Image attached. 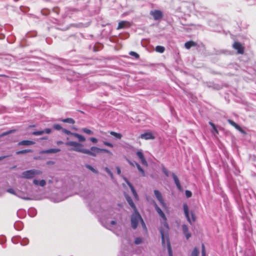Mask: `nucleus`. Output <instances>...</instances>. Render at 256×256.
Masks as SVG:
<instances>
[{
  "label": "nucleus",
  "instance_id": "1",
  "mask_svg": "<svg viewBox=\"0 0 256 256\" xmlns=\"http://www.w3.org/2000/svg\"><path fill=\"white\" fill-rule=\"evenodd\" d=\"M164 228H160V230L162 238V242L163 247H165L166 244L168 256H172V249L168 236V224L165 223L164 224Z\"/></svg>",
  "mask_w": 256,
  "mask_h": 256
},
{
  "label": "nucleus",
  "instance_id": "2",
  "mask_svg": "<svg viewBox=\"0 0 256 256\" xmlns=\"http://www.w3.org/2000/svg\"><path fill=\"white\" fill-rule=\"evenodd\" d=\"M140 220L142 225L146 227V225L138 210L134 211V212L132 215L131 217V224L132 226L134 229H136L138 224L139 221Z\"/></svg>",
  "mask_w": 256,
  "mask_h": 256
},
{
  "label": "nucleus",
  "instance_id": "3",
  "mask_svg": "<svg viewBox=\"0 0 256 256\" xmlns=\"http://www.w3.org/2000/svg\"><path fill=\"white\" fill-rule=\"evenodd\" d=\"M66 146H73L74 148H72V150L80 152L83 154H84V152H85L86 150V149L83 148V145L82 144L76 142H68L66 143Z\"/></svg>",
  "mask_w": 256,
  "mask_h": 256
},
{
  "label": "nucleus",
  "instance_id": "4",
  "mask_svg": "<svg viewBox=\"0 0 256 256\" xmlns=\"http://www.w3.org/2000/svg\"><path fill=\"white\" fill-rule=\"evenodd\" d=\"M42 172L36 170H26L22 173V177L26 179H30L33 178L36 175L42 174Z\"/></svg>",
  "mask_w": 256,
  "mask_h": 256
},
{
  "label": "nucleus",
  "instance_id": "5",
  "mask_svg": "<svg viewBox=\"0 0 256 256\" xmlns=\"http://www.w3.org/2000/svg\"><path fill=\"white\" fill-rule=\"evenodd\" d=\"M183 208L184 215L190 224H192V222L196 221V216L192 212H191V218L189 215V210L188 207L186 204L184 203L183 204Z\"/></svg>",
  "mask_w": 256,
  "mask_h": 256
},
{
  "label": "nucleus",
  "instance_id": "6",
  "mask_svg": "<svg viewBox=\"0 0 256 256\" xmlns=\"http://www.w3.org/2000/svg\"><path fill=\"white\" fill-rule=\"evenodd\" d=\"M101 152V148L96 146H92L90 150L86 149L84 154H88L92 156H96L98 154Z\"/></svg>",
  "mask_w": 256,
  "mask_h": 256
},
{
  "label": "nucleus",
  "instance_id": "7",
  "mask_svg": "<svg viewBox=\"0 0 256 256\" xmlns=\"http://www.w3.org/2000/svg\"><path fill=\"white\" fill-rule=\"evenodd\" d=\"M232 48L237 51L238 54H242L244 52V47L238 42H234L232 44Z\"/></svg>",
  "mask_w": 256,
  "mask_h": 256
},
{
  "label": "nucleus",
  "instance_id": "8",
  "mask_svg": "<svg viewBox=\"0 0 256 256\" xmlns=\"http://www.w3.org/2000/svg\"><path fill=\"white\" fill-rule=\"evenodd\" d=\"M154 194L156 198H157V200H158V202H160V204L164 208H166V204L165 203V202L163 199V198L162 196V194L160 193V192H159L158 190H154Z\"/></svg>",
  "mask_w": 256,
  "mask_h": 256
},
{
  "label": "nucleus",
  "instance_id": "9",
  "mask_svg": "<svg viewBox=\"0 0 256 256\" xmlns=\"http://www.w3.org/2000/svg\"><path fill=\"white\" fill-rule=\"evenodd\" d=\"M150 14L153 16L154 20H160L163 16L162 12L160 10L150 11Z\"/></svg>",
  "mask_w": 256,
  "mask_h": 256
},
{
  "label": "nucleus",
  "instance_id": "10",
  "mask_svg": "<svg viewBox=\"0 0 256 256\" xmlns=\"http://www.w3.org/2000/svg\"><path fill=\"white\" fill-rule=\"evenodd\" d=\"M124 180L126 182L127 184L129 186L130 188L131 191L136 199L138 200V195L136 192V190H135L134 187L132 185V184L127 180V178L125 177H124Z\"/></svg>",
  "mask_w": 256,
  "mask_h": 256
},
{
  "label": "nucleus",
  "instance_id": "11",
  "mask_svg": "<svg viewBox=\"0 0 256 256\" xmlns=\"http://www.w3.org/2000/svg\"><path fill=\"white\" fill-rule=\"evenodd\" d=\"M124 180L126 182L127 184L129 186L130 188L131 191L136 199L138 200V195L136 192V190H135L134 187L132 185V184L127 180V178L125 177H124Z\"/></svg>",
  "mask_w": 256,
  "mask_h": 256
},
{
  "label": "nucleus",
  "instance_id": "12",
  "mask_svg": "<svg viewBox=\"0 0 256 256\" xmlns=\"http://www.w3.org/2000/svg\"><path fill=\"white\" fill-rule=\"evenodd\" d=\"M153 204H154V208H155L156 212L164 220H166V216H165L164 214V212L158 206V204L154 201H153Z\"/></svg>",
  "mask_w": 256,
  "mask_h": 256
},
{
  "label": "nucleus",
  "instance_id": "13",
  "mask_svg": "<svg viewBox=\"0 0 256 256\" xmlns=\"http://www.w3.org/2000/svg\"><path fill=\"white\" fill-rule=\"evenodd\" d=\"M136 155L141 161L142 164L146 166H148V163L146 160L144 154L142 151L138 150L136 152Z\"/></svg>",
  "mask_w": 256,
  "mask_h": 256
},
{
  "label": "nucleus",
  "instance_id": "14",
  "mask_svg": "<svg viewBox=\"0 0 256 256\" xmlns=\"http://www.w3.org/2000/svg\"><path fill=\"white\" fill-rule=\"evenodd\" d=\"M182 230L186 240H188L191 237V234L188 232V226L184 224L182 225Z\"/></svg>",
  "mask_w": 256,
  "mask_h": 256
},
{
  "label": "nucleus",
  "instance_id": "15",
  "mask_svg": "<svg viewBox=\"0 0 256 256\" xmlns=\"http://www.w3.org/2000/svg\"><path fill=\"white\" fill-rule=\"evenodd\" d=\"M140 138L146 140H154V136L151 132H146L140 134Z\"/></svg>",
  "mask_w": 256,
  "mask_h": 256
},
{
  "label": "nucleus",
  "instance_id": "16",
  "mask_svg": "<svg viewBox=\"0 0 256 256\" xmlns=\"http://www.w3.org/2000/svg\"><path fill=\"white\" fill-rule=\"evenodd\" d=\"M125 198H126L128 202L130 204V206L134 210V211H136V210H137L136 208L134 202H133L131 197L130 196H129L128 195V194H126L125 195Z\"/></svg>",
  "mask_w": 256,
  "mask_h": 256
},
{
  "label": "nucleus",
  "instance_id": "17",
  "mask_svg": "<svg viewBox=\"0 0 256 256\" xmlns=\"http://www.w3.org/2000/svg\"><path fill=\"white\" fill-rule=\"evenodd\" d=\"M172 175L177 188L178 190H180L182 188V186L178 178L174 173H172Z\"/></svg>",
  "mask_w": 256,
  "mask_h": 256
},
{
  "label": "nucleus",
  "instance_id": "18",
  "mask_svg": "<svg viewBox=\"0 0 256 256\" xmlns=\"http://www.w3.org/2000/svg\"><path fill=\"white\" fill-rule=\"evenodd\" d=\"M196 45L197 44L192 40L186 42L184 44V46L188 50L192 46H196Z\"/></svg>",
  "mask_w": 256,
  "mask_h": 256
},
{
  "label": "nucleus",
  "instance_id": "19",
  "mask_svg": "<svg viewBox=\"0 0 256 256\" xmlns=\"http://www.w3.org/2000/svg\"><path fill=\"white\" fill-rule=\"evenodd\" d=\"M34 144V142L32 140H24L18 143V146H30Z\"/></svg>",
  "mask_w": 256,
  "mask_h": 256
},
{
  "label": "nucleus",
  "instance_id": "20",
  "mask_svg": "<svg viewBox=\"0 0 256 256\" xmlns=\"http://www.w3.org/2000/svg\"><path fill=\"white\" fill-rule=\"evenodd\" d=\"M60 149L58 148H50L47 150H43L41 152L42 154H50L56 153L60 152Z\"/></svg>",
  "mask_w": 256,
  "mask_h": 256
},
{
  "label": "nucleus",
  "instance_id": "21",
  "mask_svg": "<svg viewBox=\"0 0 256 256\" xmlns=\"http://www.w3.org/2000/svg\"><path fill=\"white\" fill-rule=\"evenodd\" d=\"M33 183L35 185H40L41 186H44L46 184V182L44 180H42L40 181L37 180H33Z\"/></svg>",
  "mask_w": 256,
  "mask_h": 256
},
{
  "label": "nucleus",
  "instance_id": "22",
  "mask_svg": "<svg viewBox=\"0 0 256 256\" xmlns=\"http://www.w3.org/2000/svg\"><path fill=\"white\" fill-rule=\"evenodd\" d=\"M72 135L74 136L80 142H83L86 140V138L84 136L78 133H74L72 134Z\"/></svg>",
  "mask_w": 256,
  "mask_h": 256
},
{
  "label": "nucleus",
  "instance_id": "23",
  "mask_svg": "<svg viewBox=\"0 0 256 256\" xmlns=\"http://www.w3.org/2000/svg\"><path fill=\"white\" fill-rule=\"evenodd\" d=\"M129 24V22L126 21L120 22L118 24V26L117 27V30L122 29V28H124L126 26V24Z\"/></svg>",
  "mask_w": 256,
  "mask_h": 256
},
{
  "label": "nucleus",
  "instance_id": "24",
  "mask_svg": "<svg viewBox=\"0 0 256 256\" xmlns=\"http://www.w3.org/2000/svg\"><path fill=\"white\" fill-rule=\"evenodd\" d=\"M110 135L113 136L116 139L120 140L122 138V134L120 133H118L113 131H110L109 132Z\"/></svg>",
  "mask_w": 256,
  "mask_h": 256
},
{
  "label": "nucleus",
  "instance_id": "25",
  "mask_svg": "<svg viewBox=\"0 0 256 256\" xmlns=\"http://www.w3.org/2000/svg\"><path fill=\"white\" fill-rule=\"evenodd\" d=\"M155 50L156 52L163 53L165 50V48L162 46H158L156 47Z\"/></svg>",
  "mask_w": 256,
  "mask_h": 256
},
{
  "label": "nucleus",
  "instance_id": "26",
  "mask_svg": "<svg viewBox=\"0 0 256 256\" xmlns=\"http://www.w3.org/2000/svg\"><path fill=\"white\" fill-rule=\"evenodd\" d=\"M16 132V130H8L7 132H3V133H2V134H0V138H2V136H7V135H8L9 134L14 133V132Z\"/></svg>",
  "mask_w": 256,
  "mask_h": 256
},
{
  "label": "nucleus",
  "instance_id": "27",
  "mask_svg": "<svg viewBox=\"0 0 256 256\" xmlns=\"http://www.w3.org/2000/svg\"><path fill=\"white\" fill-rule=\"evenodd\" d=\"M32 152V150L30 149L24 150H22L16 152V154H24L28 153V152Z\"/></svg>",
  "mask_w": 256,
  "mask_h": 256
},
{
  "label": "nucleus",
  "instance_id": "28",
  "mask_svg": "<svg viewBox=\"0 0 256 256\" xmlns=\"http://www.w3.org/2000/svg\"><path fill=\"white\" fill-rule=\"evenodd\" d=\"M62 121L64 122H68L72 124H74L75 123V121L74 120H73L72 118H67L66 119H63Z\"/></svg>",
  "mask_w": 256,
  "mask_h": 256
},
{
  "label": "nucleus",
  "instance_id": "29",
  "mask_svg": "<svg viewBox=\"0 0 256 256\" xmlns=\"http://www.w3.org/2000/svg\"><path fill=\"white\" fill-rule=\"evenodd\" d=\"M199 254V251L197 248H194L191 254V256H198Z\"/></svg>",
  "mask_w": 256,
  "mask_h": 256
},
{
  "label": "nucleus",
  "instance_id": "30",
  "mask_svg": "<svg viewBox=\"0 0 256 256\" xmlns=\"http://www.w3.org/2000/svg\"><path fill=\"white\" fill-rule=\"evenodd\" d=\"M82 131L84 132V133H86V134H89V135L93 134V132L91 130H89L88 128H82Z\"/></svg>",
  "mask_w": 256,
  "mask_h": 256
},
{
  "label": "nucleus",
  "instance_id": "31",
  "mask_svg": "<svg viewBox=\"0 0 256 256\" xmlns=\"http://www.w3.org/2000/svg\"><path fill=\"white\" fill-rule=\"evenodd\" d=\"M129 54L131 56H134L136 59H138L140 58L139 54L134 52H129Z\"/></svg>",
  "mask_w": 256,
  "mask_h": 256
},
{
  "label": "nucleus",
  "instance_id": "32",
  "mask_svg": "<svg viewBox=\"0 0 256 256\" xmlns=\"http://www.w3.org/2000/svg\"><path fill=\"white\" fill-rule=\"evenodd\" d=\"M44 134V130L35 131L32 132V134L34 136H40Z\"/></svg>",
  "mask_w": 256,
  "mask_h": 256
},
{
  "label": "nucleus",
  "instance_id": "33",
  "mask_svg": "<svg viewBox=\"0 0 256 256\" xmlns=\"http://www.w3.org/2000/svg\"><path fill=\"white\" fill-rule=\"evenodd\" d=\"M202 256H206V252L205 250V246L204 244H202Z\"/></svg>",
  "mask_w": 256,
  "mask_h": 256
},
{
  "label": "nucleus",
  "instance_id": "34",
  "mask_svg": "<svg viewBox=\"0 0 256 256\" xmlns=\"http://www.w3.org/2000/svg\"><path fill=\"white\" fill-rule=\"evenodd\" d=\"M54 129L56 130H60L62 129V127L58 124H54L53 126Z\"/></svg>",
  "mask_w": 256,
  "mask_h": 256
},
{
  "label": "nucleus",
  "instance_id": "35",
  "mask_svg": "<svg viewBox=\"0 0 256 256\" xmlns=\"http://www.w3.org/2000/svg\"><path fill=\"white\" fill-rule=\"evenodd\" d=\"M86 167L94 172L97 173V171L90 165H86Z\"/></svg>",
  "mask_w": 256,
  "mask_h": 256
},
{
  "label": "nucleus",
  "instance_id": "36",
  "mask_svg": "<svg viewBox=\"0 0 256 256\" xmlns=\"http://www.w3.org/2000/svg\"><path fill=\"white\" fill-rule=\"evenodd\" d=\"M162 170L166 176H169L168 172L165 167H163L162 168Z\"/></svg>",
  "mask_w": 256,
  "mask_h": 256
},
{
  "label": "nucleus",
  "instance_id": "37",
  "mask_svg": "<svg viewBox=\"0 0 256 256\" xmlns=\"http://www.w3.org/2000/svg\"><path fill=\"white\" fill-rule=\"evenodd\" d=\"M138 170H139V172L142 174V176H145V172H144V170L142 168V167L140 166H138Z\"/></svg>",
  "mask_w": 256,
  "mask_h": 256
},
{
  "label": "nucleus",
  "instance_id": "38",
  "mask_svg": "<svg viewBox=\"0 0 256 256\" xmlns=\"http://www.w3.org/2000/svg\"><path fill=\"white\" fill-rule=\"evenodd\" d=\"M234 127L236 130H238L240 132H244V131L242 130L240 126L237 124H236V125H235V126H234Z\"/></svg>",
  "mask_w": 256,
  "mask_h": 256
},
{
  "label": "nucleus",
  "instance_id": "39",
  "mask_svg": "<svg viewBox=\"0 0 256 256\" xmlns=\"http://www.w3.org/2000/svg\"><path fill=\"white\" fill-rule=\"evenodd\" d=\"M62 132H63L64 134H68V135H70V134H72H72H73V133H72L70 131V130H66V129H62Z\"/></svg>",
  "mask_w": 256,
  "mask_h": 256
},
{
  "label": "nucleus",
  "instance_id": "40",
  "mask_svg": "<svg viewBox=\"0 0 256 256\" xmlns=\"http://www.w3.org/2000/svg\"><path fill=\"white\" fill-rule=\"evenodd\" d=\"M103 144L104 145L106 146H108L109 147H110V148H112L114 146L113 144L109 142H103Z\"/></svg>",
  "mask_w": 256,
  "mask_h": 256
},
{
  "label": "nucleus",
  "instance_id": "41",
  "mask_svg": "<svg viewBox=\"0 0 256 256\" xmlns=\"http://www.w3.org/2000/svg\"><path fill=\"white\" fill-rule=\"evenodd\" d=\"M106 152V153H107V154H108L110 155L112 154V152H110L109 150H107V149H105V148H101V152Z\"/></svg>",
  "mask_w": 256,
  "mask_h": 256
},
{
  "label": "nucleus",
  "instance_id": "42",
  "mask_svg": "<svg viewBox=\"0 0 256 256\" xmlns=\"http://www.w3.org/2000/svg\"><path fill=\"white\" fill-rule=\"evenodd\" d=\"M186 196L187 198H190L192 196V193L190 191V190H186Z\"/></svg>",
  "mask_w": 256,
  "mask_h": 256
},
{
  "label": "nucleus",
  "instance_id": "43",
  "mask_svg": "<svg viewBox=\"0 0 256 256\" xmlns=\"http://www.w3.org/2000/svg\"><path fill=\"white\" fill-rule=\"evenodd\" d=\"M142 242V239L140 238H136L134 242L136 244H140Z\"/></svg>",
  "mask_w": 256,
  "mask_h": 256
},
{
  "label": "nucleus",
  "instance_id": "44",
  "mask_svg": "<svg viewBox=\"0 0 256 256\" xmlns=\"http://www.w3.org/2000/svg\"><path fill=\"white\" fill-rule=\"evenodd\" d=\"M105 170L110 175V176L112 178L113 176V174L112 173V172L110 171V170L107 167H106L105 168Z\"/></svg>",
  "mask_w": 256,
  "mask_h": 256
},
{
  "label": "nucleus",
  "instance_id": "45",
  "mask_svg": "<svg viewBox=\"0 0 256 256\" xmlns=\"http://www.w3.org/2000/svg\"><path fill=\"white\" fill-rule=\"evenodd\" d=\"M228 122L230 125H232L233 126L236 125V123L231 120H228Z\"/></svg>",
  "mask_w": 256,
  "mask_h": 256
},
{
  "label": "nucleus",
  "instance_id": "46",
  "mask_svg": "<svg viewBox=\"0 0 256 256\" xmlns=\"http://www.w3.org/2000/svg\"><path fill=\"white\" fill-rule=\"evenodd\" d=\"M90 140L94 144H96L98 142V140L95 138H90Z\"/></svg>",
  "mask_w": 256,
  "mask_h": 256
},
{
  "label": "nucleus",
  "instance_id": "47",
  "mask_svg": "<svg viewBox=\"0 0 256 256\" xmlns=\"http://www.w3.org/2000/svg\"><path fill=\"white\" fill-rule=\"evenodd\" d=\"M7 192L10 194H16L15 192L14 189L12 188H9L7 190Z\"/></svg>",
  "mask_w": 256,
  "mask_h": 256
},
{
  "label": "nucleus",
  "instance_id": "48",
  "mask_svg": "<svg viewBox=\"0 0 256 256\" xmlns=\"http://www.w3.org/2000/svg\"><path fill=\"white\" fill-rule=\"evenodd\" d=\"M116 170H117V174L118 175H120V174H121V170H120V168L119 166H116Z\"/></svg>",
  "mask_w": 256,
  "mask_h": 256
},
{
  "label": "nucleus",
  "instance_id": "49",
  "mask_svg": "<svg viewBox=\"0 0 256 256\" xmlns=\"http://www.w3.org/2000/svg\"><path fill=\"white\" fill-rule=\"evenodd\" d=\"M51 130L50 128H46L44 130V133L46 132V134H50L51 132Z\"/></svg>",
  "mask_w": 256,
  "mask_h": 256
},
{
  "label": "nucleus",
  "instance_id": "50",
  "mask_svg": "<svg viewBox=\"0 0 256 256\" xmlns=\"http://www.w3.org/2000/svg\"><path fill=\"white\" fill-rule=\"evenodd\" d=\"M19 197L23 200H32L30 198L28 197H22V196H20Z\"/></svg>",
  "mask_w": 256,
  "mask_h": 256
},
{
  "label": "nucleus",
  "instance_id": "51",
  "mask_svg": "<svg viewBox=\"0 0 256 256\" xmlns=\"http://www.w3.org/2000/svg\"><path fill=\"white\" fill-rule=\"evenodd\" d=\"M212 129L214 130V132L216 133V134H218V130L216 129V126L214 125V126H212Z\"/></svg>",
  "mask_w": 256,
  "mask_h": 256
},
{
  "label": "nucleus",
  "instance_id": "52",
  "mask_svg": "<svg viewBox=\"0 0 256 256\" xmlns=\"http://www.w3.org/2000/svg\"><path fill=\"white\" fill-rule=\"evenodd\" d=\"M110 224L112 225H114L116 224V222L114 220H112L111 221Z\"/></svg>",
  "mask_w": 256,
  "mask_h": 256
},
{
  "label": "nucleus",
  "instance_id": "53",
  "mask_svg": "<svg viewBox=\"0 0 256 256\" xmlns=\"http://www.w3.org/2000/svg\"><path fill=\"white\" fill-rule=\"evenodd\" d=\"M6 157H7V156H0V160L4 159V158H6Z\"/></svg>",
  "mask_w": 256,
  "mask_h": 256
},
{
  "label": "nucleus",
  "instance_id": "54",
  "mask_svg": "<svg viewBox=\"0 0 256 256\" xmlns=\"http://www.w3.org/2000/svg\"><path fill=\"white\" fill-rule=\"evenodd\" d=\"M209 124L212 126H214V124L212 123V122H209Z\"/></svg>",
  "mask_w": 256,
  "mask_h": 256
},
{
  "label": "nucleus",
  "instance_id": "55",
  "mask_svg": "<svg viewBox=\"0 0 256 256\" xmlns=\"http://www.w3.org/2000/svg\"><path fill=\"white\" fill-rule=\"evenodd\" d=\"M63 142H62V141H59L58 142H57V144H62Z\"/></svg>",
  "mask_w": 256,
  "mask_h": 256
},
{
  "label": "nucleus",
  "instance_id": "56",
  "mask_svg": "<svg viewBox=\"0 0 256 256\" xmlns=\"http://www.w3.org/2000/svg\"><path fill=\"white\" fill-rule=\"evenodd\" d=\"M128 162L130 163V164H131L132 166H134V164L130 160H128Z\"/></svg>",
  "mask_w": 256,
  "mask_h": 256
},
{
  "label": "nucleus",
  "instance_id": "57",
  "mask_svg": "<svg viewBox=\"0 0 256 256\" xmlns=\"http://www.w3.org/2000/svg\"><path fill=\"white\" fill-rule=\"evenodd\" d=\"M136 166L137 167V168H138V166H140V165L138 163L136 162Z\"/></svg>",
  "mask_w": 256,
  "mask_h": 256
},
{
  "label": "nucleus",
  "instance_id": "58",
  "mask_svg": "<svg viewBox=\"0 0 256 256\" xmlns=\"http://www.w3.org/2000/svg\"><path fill=\"white\" fill-rule=\"evenodd\" d=\"M136 166L137 167V168H138V166H140V165L138 163L136 162Z\"/></svg>",
  "mask_w": 256,
  "mask_h": 256
},
{
  "label": "nucleus",
  "instance_id": "59",
  "mask_svg": "<svg viewBox=\"0 0 256 256\" xmlns=\"http://www.w3.org/2000/svg\"><path fill=\"white\" fill-rule=\"evenodd\" d=\"M0 76H6V75H4V74H2V75H0Z\"/></svg>",
  "mask_w": 256,
  "mask_h": 256
},
{
  "label": "nucleus",
  "instance_id": "60",
  "mask_svg": "<svg viewBox=\"0 0 256 256\" xmlns=\"http://www.w3.org/2000/svg\"><path fill=\"white\" fill-rule=\"evenodd\" d=\"M34 126H30V127H33Z\"/></svg>",
  "mask_w": 256,
  "mask_h": 256
}]
</instances>
